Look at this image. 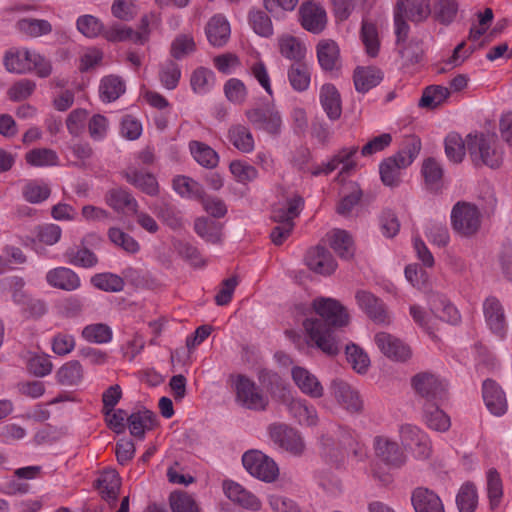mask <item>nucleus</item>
Segmentation results:
<instances>
[{"instance_id":"nucleus-1","label":"nucleus","mask_w":512,"mask_h":512,"mask_svg":"<svg viewBox=\"0 0 512 512\" xmlns=\"http://www.w3.org/2000/svg\"><path fill=\"white\" fill-rule=\"evenodd\" d=\"M312 307L320 318H307L303 322L309 341L323 353L337 355L341 349L338 330L349 322L347 310L339 301L325 297L314 299Z\"/></svg>"},{"instance_id":"nucleus-2","label":"nucleus","mask_w":512,"mask_h":512,"mask_svg":"<svg viewBox=\"0 0 512 512\" xmlns=\"http://www.w3.org/2000/svg\"><path fill=\"white\" fill-rule=\"evenodd\" d=\"M5 69L10 73H35L46 78L52 72L51 62L33 49L13 47L6 51L3 59Z\"/></svg>"},{"instance_id":"nucleus-3","label":"nucleus","mask_w":512,"mask_h":512,"mask_svg":"<svg viewBox=\"0 0 512 512\" xmlns=\"http://www.w3.org/2000/svg\"><path fill=\"white\" fill-rule=\"evenodd\" d=\"M304 208V199L299 195L287 199L285 204L275 207L272 219L277 225L272 229L270 237L275 245H281L290 236L294 229V219Z\"/></svg>"},{"instance_id":"nucleus-4","label":"nucleus","mask_w":512,"mask_h":512,"mask_svg":"<svg viewBox=\"0 0 512 512\" xmlns=\"http://www.w3.org/2000/svg\"><path fill=\"white\" fill-rule=\"evenodd\" d=\"M467 150L475 165L484 164L491 168H497L503 160V153L497 147L493 136L484 134H469L467 137Z\"/></svg>"},{"instance_id":"nucleus-5","label":"nucleus","mask_w":512,"mask_h":512,"mask_svg":"<svg viewBox=\"0 0 512 512\" xmlns=\"http://www.w3.org/2000/svg\"><path fill=\"white\" fill-rule=\"evenodd\" d=\"M159 24V15L150 13L142 17L138 31L116 24L104 32V37L112 42L131 41L135 44H144L149 39L151 27H157Z\"/></svg>"},{"instance_id":"nucleus-6","label":"nucleus","mask_w":512,"mask_h":512,"mask_svg":"<svg viewBox=\"0 0 512 512\" xmlns=\"http://www.w3.org/2000/svg\"><path fill=\"white\" fill-rule=\"evenodd\" d=\"M236 402L250 410H265L268 397L257 384L245 375L238 374L233 379Z\"/></svg>"},{"instance_id":"nucleus-7","label":"nucleus","mask_w":512,"mask_h":512,"mask_svg":"<svg viewBox=\"0 0 512 512\" xmlns=\"http://www.w3.org/2000/svg\"><path fill=\"white\" fill-rule=\"evenodd\" d=\"M357 151L358 147L356 146L343 148L336 155H334L327 163H323L321 165H314L311 168H306V160H303L301 163H297V161L295 160V163L300 170L308 171L313 176L328 175L334 170H336L340 165H342L340 173L347 174L356 167V162L353 160V158L356 155ZM302 156L304 159H306L308 157V152L302 151Z\"/></svg>"},{"instance_id":"nucleus-8","label":"nucleus","mask_w":512,"mask_h":512,"mask_svg":"<svg viewBox=\"0 0 512 512\" xmlns=\"http://www.w3.org/2000/svg\"><path fill=\"white\" fill-rule=\"evenodd\" d=\"M451 224L456 233L470 237L480 228V211L474 204L464 201L457 202L451 211Z\"/></svg>"},{"instance_id":"nucleus-9","label":"nucleus","mask_w":512,"mask_h":512,"mask_svg":"<svg viewBox=\"0 0 512 512\" xmlns=\"http://www.w3.org/2000/svg\"><path fill=\"white\" fill-rule=\"evenodd\" d=\"M242 463L251 476L262 481L272 482L278 476L276 463L262 450H246L242 456Z\"/></svg>"},{"instance_id":"nucleus-10","label":"nucleus","mask_w":512,"mask_h":512,"mask_svg":"<svg viewBox=\"0 0 512 512\" xmlns=\"http://www.w3.org/2000/svg\"><path fill=\"white\" fill-rule=\"evenodd\" d=\"M7 281L12 290L13 302L20 307L26 317L37 318L46 312V306L43 301L32 298L23 290L25 282L21 277L13 276L7 279Z\"/></svg>"},{"instance_id":"nucleus-11","label":"nucleus","mask_w":512,"mask_h":512,"mask_svg":"<svg viewBox=\"0 0 512 512\" xmlns=\"http://www.w3.org/2000/svg\"><path fill=\"white\" fill-rule=\"evenodd\" d=\"M245 116L255 129L264 131L270 135H277L281 131V116L272 106L248 109L245 111Z\"/></svg>"},{"instance_id":"nucleus-12","label":"nucleus","mask_w":512,"mask_h":512,"mask_svg":"<svg viewBox=\"0 0 512 512\" xmlns=\"http://www.w3.org/2000/svg\"><path fill=\"white\" fill-rule=\"evenodd\" d=\"M412 385L416 393L429 402H437L445 397V382L432 373L423 372L415 375Z\"/></svg>"},{"instance_id":"nucleus-13","label":"nucleus","mask_w":512,"mask_h":512,"mask_svg":"<svg viewBox=\"0 0 512 512\" xmlns=\"http://www.w3.org/2000/svg\"><path fill=\"white\" fill-rule=\"evenodd\" d=\"M330 392L338 405L349 413L360 412L363 401L359 392L348 382L342 379H334L330 384Z\"/></svg>"},{"instance_id":"nucleus-14","label":"nucleus","mask_w":512,"mask_h":512,"mask_svg":"<svg viewBox=\"0 0 512 512\" xmlns=\"http://www.w3.org/2000/svg\"><path fill=\"white\" fill-rule=\"evenodd\" d=\"M222 489L225 496L231 502L237 504L243 509L253 512L261 510V500L240 483L231 479H225L222 483Z\"/></svg>"},{"instance_id":"nucleus-15","label":"nucleus","mask_w":512,"mask_h":512,"mask_svg":"<svg viewBox=\"0 0 512 512\" xmlns=\"http://www.w3.org/2000/svg\"><path fill=\"white\" fill-rule=\"evenodd\" d=\"M483 313L490 331L503 340L507 333V323L500 301L496 297H488L483 303Z\"/></svg>"},{"instance_id":"nucleus-16","label":"nucleus","mask_w":512,"mask_h":512,"mask_svg":"<svg viewBox=\"0 0 512 512\" xmlns=\"http://www.w3.org/2000/svg\"><path fill=\"white\" fill-rule=\"evenodd\" d=\"M374 341L381 353H383L387 358L391 360L406 361L411 356V350L409 346L399 338L389 333H377L375 335Z\"/></svg>"},{"instance_id":"nucleus-17","label":"nucleus","mask_w":512,"mask_h":512,"mask_svg":"<svg viewBox=\"0 0 512 512\" xmlns=\"http://www.w3.org/2000/svg\"><path fill=\"white\" fill-rule=\"evenodd\" d=\"M302 27L314 34L322 32L327 23V15L324 8L313 1L303 3L299 10Z\"/></svg>"},{"instance_id":"nucleus-18","label":"nucleus","mask_w":512,"mask_h":512,"mask_svg":"<svg viewBox=\"0 0 512 512\" xmlns=\"http://www.w3.org/2000/svg\"><path fill=\"white\" fill-rule=\"evenodd\" d=\"M482 397L488 411L496 416H503L508 409L507 399L502 388L491 379L482 384Z\"/></svg>"},{"instance_id":"nucleus-19","label":"nucleus","mask_w":512,"mask_h":512,"mask_svg":"<svg viewBox=\"0 0 512 512\" xmlns=\"http://www.w3.org/2000/svg\"><path fill=\"white\" fill-rule=\"evenodd\" d=\"M123 177L130 185L149 196H156L159 192L155 175L142 168L129 166L123 171Z\"/></svg>"},{"instance_id":"nucleus-20","label":"nucleus","mask_w":512,"mask_h":512,"mask_svg":"<svg viewBox=\"0 0 512 512\" xmlns=\"http://www.w3.org/2000/svg\"><path fill=\"white\" fill-rule=\"evenodd\" d=\"M270 440L279 448H302L303 441L300 433L284 423H273L268 427Z\"/></svg>"},{"instance_id":"nucleus-21","label":"nucleus","mask_w":512,"mask_h":512,"mask_svg":"<svg viewBox=\"0 0 512 512\" xmlns=\"http://www.w3.org/2000/svg\"><path fill=\"white\" fill-rule=\"evenodd\" d=\"M157 425V416L148 409H138L129 415L128 430L132 437L142 440Z\"/></svg>"},{"instance_id":"nucleus-22","label":"nucleus","mask_w":512,"mask_h":512,"mask_svg":"<svg viewBox=\"0 0 512 512\" xmlns=\"http://www.w3.org/2000/svg\"><path fill=\"white\" fill-rule=\"evenodd\" d=\"M292 379L302 393L311 398H320L324 388L319 379L304 367L295 366L291 371Z\"/></svg>"},{"instance_id":"nucleus-23","label":"nucleus","mask_w":512,"mask_h":512,"mask_svg":"<svg viewBox=\"0 0 512 512\" xmlns=\"http://www.w3.org/2000/svg\"><path fill=\"white\" fill-rule=\"evenodd\" d=\"M305 262L309 269L322 275H330L337 266L331 253L320 246L310 248L307 251Z\"/></svg>"},{"instance_id":"nucleus-24","label":"nucleus","mask_w":512,"mask_h":512,"mask_svg":"<svg viewBox=\"0 0 512 512\" xmlns=\"http://www.w3.org/2000/svg\"><path fill=\"white\" fill-rule=\"evenodd\" d=\"M413 23L425 21L431 13L430 0H397L393 9Z\"/></svg>"},{"instance_id":"nucleus-25","label":"nucleus","mask_w":512,"mask_h":512,"mask_svg":"<svg viewBox=\"0 0 512 512\" xmlns=\"http://www.w3.org/2000/svg\"><path fill=\"white\" fill-rule=\"evenodd\" d=\"M96 488L101 497L110 506H114L121 488V478L115 470H105L97 478Z\"/></svg>"},{"instance_id":"nucleus-26","label":"nucleus","mask_w":512,"mask_h":512,"mask_svg":"<svg viewBox=\"0 0 512 512\" xmlns=\"http://www.w3.org/2000/svg\"><path fill=\"white\" fill-rule=\"evenodd\" d=\"M355 297L361 310L374 322L386 323L388 321L385 305L379 298L367 291H358Z\"/></svg>"},{"instance_id":"nucleus-27","label":"nucleus","mask_w":512,"mask_h":512,"mask_svg":"<svg viewBox=\"0 0 512 512\" xmlns=\"http://www.w3.org/2000/svg\"><path fill=\"white\" fill-rule=\"evenodd\" d=\"M415 512H445L441 498L432 490L416 488L411 496Z\"/></svg>"},{"instance_id":"nucleus-28","label":"nucleus","mask_w":512,"mask_h":512,"mask_svg":"<svg viewBox=\"0 0 512 512\" xmlns=\"http://www.w3.org/2000/svg\"><path fill=\"white\" fill-rule=\"evenodd\" d=\"M46 281L51 287L65 291H73L81 286L79 276L67 267H57L49 270L46 274Z\"/></svg>"},{"instance_id":"nucleus-29","label":"nucleus","mask_w":512,"mask_h":512,"mask_svg":"<svg viewBox=\"0 0 512 512\" xmlns=\"http://www.w3.org/2000/svg\"><path fill=\"white\" fill-rule=\"evenodd\" d=\"M105 201L108 206L118 213H136L138 209L137 200L124 188H113L106 193Z\"/></svg>"},{"instance_id":"nucleus-30","label":"nucleus","mask_w":512,"mask_h":512,"mask_svg":"<svg viewBox=\"0 0 512 512\" xmlns=\"http://www.w3.org/2000/svg\"><path fill=\"white\" fill-rule=\"evenodd\" d=\"M429 306L434 318L441 321L456 324L460 320V314L456 307L441 294H432L429 297Z\"/></svg>"},{"instance_id":"nucleus-31","label":"nucleus","mask_w":512,"mask_h":512,"mask_svg":"<svg viewBox=\"0 0 512 512\" xmlns=\"http://www.w3.org/2000/svg\"><path fill=\"white\" fill-rule=\"evenodd\" d=\"M209 43L214 47H222L229 40L231 29L228 20L220 14L214 15L205 27Z\"/></svg>"},{"instance_id":"nucleus-32","label":"nucleus","mask_w":512,"mask_h":512,"mask_svg":"<svg viewBox=\"0 0 512 512\" xmlns=\"http://www.w3.org/2000/svg\"><path fill=\"white\" fill-rule=\"evenodd\" d=\"M382 79V71L374 66L357 67L353 75L356 91L363 94L379 85Z\"/></svg>"},{"instance_id":"nucleus-33","label":"nucleus","mask_w":512,"mask_h":512,"mask_svg":"<svg viewBox=\"0 0 512 512\" xmlns=\"http://www.w3.org/2000/svg\"><path fill=\"white\" fill-rule=\"evenodd\" d=\"M228 141L238 151L248 154L255 149V140L250 129L243 124H233L227 132Z\"/></svg>"},{"instance_id":"nucleus-34","label":"nucleus","mask_w":512,"mask_h":512,"mask_svg":"<svg viewBox=\"0 0 512 512\" xmlns=\"http://www.w3.org/2000/svg\"><path fill=\"white\" fill-rule=\"evenodd\" d=\"M319 99L323 110L330 120H337L342 113L341 98L332 84H324L320 89Z\"/></svg>"},{"instance_id":"nucleus-35","label":"nucleus","mask_w":512,"mask_h":512,"mask_svg":"<svg viewBox=\"0 0 512 512\" xmlns=\"http://www.w3.org/2000/svg\"><path fill=\"white\" fill-rule=\"evenodd\" d=\"M330 247L343 259H350L355 252L352 236L345 230L333 229L327 234Z\"/></svg>"},{"instance_id":"nucleus-36","label":"nucleus","mask_w":512,"mask_h":512,"mask_svg":"<svg viewBox=\"0 0 512 512\" xmlns=\"http://www.w3.org/2000/svg\"><path fill=\"white\" fill-rule=\"evenodd\" d=\"M25 162L35 168L56 167L60 158L56 151L46 147L33 148L24 155Z\"/></svg>"},{"instance_id":"nucleus-37","label":"nucleus","mask_w":512,"mask_h":512,"mask_svg":"<svg viewBox=\"0 0 512 512\" xmlns=\"http://www.w3.org/2000/svg\"><path fill=\"white\" fill-rule=\"evenodd\" d=\"M405 460L404 450H376L375 457L371 462V471L378 475L385 468L401 466Z\"/></svg>"},{"instance_id":"nucleus-38","label":"nucleus","mask_w":512,"mask_h":512,"mask_svg":"<svg viewBox=\"0 0 512 512\" xmlns=\"http://www.w3.org/2000/svg\"><path fill=\"white\" fill-rule=\"evenodd\" d=\"M189 150L193 159L202 167L212 169L218 165L219 155L209 145L192 140L189 142Z\"/></svg>"},{"instance_id":"nucleus-39","label":"nucleus","mask_w":512,"mask_h":512,"mask_svg":"<svg viewBox=\"0 0 512 512\" xmlns=\"http://www.w3.org/2000/svg\"><path fill=\"white\" fill-rule=\"evenodd\" d=\"M278 46L281 55L295 63L301 62L305 57L306 47L297 37L292 35H282L278 38Z\"/></svg>"},{"instance_id":"nucleus-40","label":"nucleus","mask_w":512,"mask_h":512,"mask_svg":"<svg viewBox=\"0 0 512 512\" xmlns=\"http://www.w3.org/2000/svg\"><path fill=\"white\" fill-rule=\"evenodd\" d=\"M408 166H402L398 156L395 154L383 160L379 165L381 181L389 187L398 186L400 183L401 171Z\"/></svg>"},{"instance_id":"nucleus-41","label":"nucleus","mask_w":512,"mask_h":512,"mask_svg":"<svg viewBox=\"0 0 512 512\" xmlns=\"http://www.w3.org/2000/svg\"><path fill=\"white\" fill-rule=\"evenodd\" d=\"M290 414L302 425L313 426L318 416L313 405L304 399H292L288 405Z\"/></svg>"},{"instance_id":"nucleus-42","label":"nucleus","mask_w":512,"mask_h":512,"mask_svg":"<svg viewBox=\"0 0 512 512\" xmlns=\"http://www.w3.org/2000/svg\"><path fill=\"white\" fill-rule=\"evenodd\" d=\"M403 448H428L431 443L428 435L414 425L406 424L400 429Z\"/></svg>"},{"instance_id":"nucleus-43","label":"nucleus","mask_w":512,"mask_h":512,"mask_svg":"<svg viewBox=\"0 0 512 512\" xmlns=\"http://www.w3.org/2000/svg\"><path fill=\"white\" fill-rule=\"evenodd\" d=\"M287 76L295 91H306L311 82V67L303 62L294 63L289 67Z\"/></svg>"},{"instance_id":"nucleus-44","label":"nucleus","mask_w":512,"mask_h":512,"mask_svg":"<svg viewBox=\"0 0 512 512\" xmlns=\"http://www.w3.org/2000/svg\"><path fill=\"white\" fill-rule=\"evenodd\" d=\"M317 58L320 66L327 71L336 67L339 58V47L333 40H322L317 45Z\"/></svg>"},{"instance_id":"nucleus-45","label":"nucleus","mask_w":512,"mask_h":512,"mask_svg":"<svg viewBox=\"0 0 512 512\" xmlns=\"http://www.w3.org/2000/svg\"><path fill=\"white\" fill-rule=\"evenodd\" d=\"M173 189L183 198L199 200L204 195V189L200 183L187 176H177L173 180Z\"/></svg>"},{"instance_id":"nucleus-46","label":"nucleus","mask_w":512,"mask_h":512,"mask_svg":"<svg viewBox=\"0 0 512 512\" xmlns=\"http://www.w3.org/2000/svg\"><path fill=\"white\" fill-rule=\"evenodd\" d=\"M125 92V83L115 75L102 78L99 86L100 98L104 102L117 100Z\"/></svg>"},{"instance_id":"nucleus-47","label":"nucleus","mask_w":512,"mask_h":512,"mask_svg":"<svg viewBox=\"0 0 512 512\" xmlns=\"http://www.w3.org/2000/svg\"><path fill=\"white\" fill-rule=\"evenodd\" d=\"M194 229L206 242L215 244L221 241L222 225L214 220L205 217L197 218Z\"/></svg>"},{"instance_id":"nucleus-48","label":"nucleus","mask_w":512,"mask_h":512,"mask_svg":"<svg viewBox=\"0 0 512 512\" xmlns=\"http://www.w3.org/2000/svg\"><path fill=\"white\" fill-rule=\"evenodd\" d=\"M190 85L192 90L197 94H206L215 85L214 72L206 67H198L195 69L190 78Z\"/></svg>"},{"instance_id":"nucleus-49","label":"nucleus","mask_w":512,"mask_h":512,"mask_svg":"<svg viewBox=\"0 0 512 512\" xmlns=\"http://www.w3.org/2000/svg\"><path fill=\"white\" fill-rule=\"evenodd\" d=\"M456 504L460 512H474L478 505V492L475 484L465 482L461 485L457 495Z\"/></svg>"},{"instance_id":"nucleus-50","label":"nucleus","mask_w":512,"mask_h":512,"mask_svg":"<svg viewBox=\"0 0 512 512\" xmlns=\"http://www.w3.org/2000/svg\"><path fill=\"white\" fill-rule=\"evenodd\" d=\"M64 256L67 263L83 268H92L98 261L96 255L86 247H70Z\"/></svg>"},{"instance_id":"nucleus-51","label":"nucleus","mask_w":512,"mask_h":512,"mask_svg":"<svg viewBox=\"0 0 512 512\" xmlns=\"http://www.w3.org/2000/svg\"><path fill=\"white\" fill-rule=\"evenodd\" d=\"M421 173L430 190H438L441 186L443 168L435 158H427L423 161Z\"/></svg>"},{"instance_id":"nucleus-52","label":"nucleus","mask_w":512,"mask_h":512,"mask_svg":"<svg viewBox=\"0 0 512 512\" xmlns=\"http://www.w3.org/2000/svg\"><path fill=\"white\" fill-rule=\"evenodd\" d=\"M17 29L28 37H40L52 31V25L44 19L22 18L17 22Z\"/></svg>"},{"instance_id":"nucleus-53","label":"nucleus","mask_w":512,"mask_h":512,"mask_svg":"<svg viewBox=\"0 0 512 512\" xmlns=\"http://www.w3.org/2000/svg\"><path fill=\"white\" fill-rule=\"evenodd\" d=\"M81 335L87 342L106 344L112 341L113 331L107 324L94 323L85 326Z\"/></svg>"},{"instance_id":"nucleus-54","label":"nucleus","mask_w":512,"mask_h":512,"mask_svg":"<svg viewBox=\"0 0 512 512\" xmlns=\"http://www.w3.org/2000/svg\"><path fill=\"white\" fill-rule=\"evenodd\" d=\"M51 190L43 180H29L22 189L24 199L33 204L41 203L50 196Z\"/></svg>"},{"instance_id":"nucleus-55","label":"nucleus","mask_w":512,"mask_h":512,"mask_svg":"<svg viewBox=\"0 0 512 512\" xmlns=\"http://www.w3.org/2000/svg\"><path fill=\"white\" fill-rule=\"evenodd\" d=\"M486 491L491 507L497 508L503 497V484L495 468H490L486 472Z\"/></svg>"},{"instance_id":"nucleus-56","label":"nucleus","mask_w":512,"mask_h":512,"mask_svg":"<svg viewBox=\"0 0 512 512\" xmlns=\"http://www.w3.org/2000/svg\"><path fill=\"white\" fill-rule=\"evenodd\" d=\"M450 95L447 87L441 85H431L424 89L419 106L433 109L441 105Z\"/></svg>"},{"instance_id":"nucleus-57","label":"nucleus","mask_w":512,"mask_h":512,"mask_svg":"<svg viewBox=\"0 0 512 512\" xmlns=\"http://www.w3.org/2000/svg\"><path fill=\"white\" fill-rule=\"evenodd\" d=\"M346 358L352 368L359 374L367 372L370 366L368 354L356 344H349L345 349Z\"/></svg>"},{"instance_id":"nucleus-58","label":"nucleus","mask_w":512,"mask_h":512,"mask_svg":"<svg viewBox=\"0 0 512 512\" xmlns=\"http://www.w3.org/2000/svg\"><path fill=\"white\" fill-rule=\"evenodd\" d=\"M94 287L105 292H120L124 288V280L113 273H99L91 278Z\"/></svg>"},{"instance_id":"nucleus-59","label":"nucleus","mask_w":512,"mask_h":512,"mask_svg":"<svg viewBox=\"0 0 512 512\" xmlns=\"http://www.w3.org/2000/svg\"><path fill=\"white\" fill-rule=\"evenodd\" d=\"M425 421L429 428L444 432L451 426L450 417L437 406L427 405L425 408Z\"/></svg>"},{"instance_id":"nucleus-60","label":"nucleus","mask_w":512,"mask_h":512,"mask_svg":"<svg viewBox=\"0 0 512 512\" xmlns=\"http://www.w3.org/2000/svg\"><path fill=\"white\" fill-rule=\"evenodd\" d=\"M361 40L369 56L375 57L379 52L380 41L375 24L364 20L361 27Z\"/></svg>"},{"instance_id":"nucleus-61","label":"nucleus","mask_w":512,"mask_h":512,"mask_svg":"<svg viewBox=\"0 0 512 512\" xmlns=\"http://www.w3.org/2000/svg\"><path fill=\"white\" fill-rule=\"evenodd\" d=\"M248 20L253 31L259 36L268 38L273 35V26L271 19L264 11H250Z\"/></svg>"},{"instance_id":"nucleus-62","label":"nucleus","mask_w":512,"mask_h":512,"mask_svg":"<svg viewBox=\"0 0 512 512\" xmlns=\"http://www.w3.org/2000/svg\"><path fill=\"white\" fill-rule=\"evenodd\" d=\"M57 378L63 385H77L83 378V369L78 361L65 363L57 372Z\"/></svg>"},{"instance_id":"nucleus-63","label":"nucleus","mask_w":512,"mask_h":512,"mask_svg":"<svg viewBox=\"0 0 512 512\" xmlns=\"http://www.w3.org/2000/svg\"><path fill=\"white\" fill-rule=\"evenodd\" d=\"M466 146L467 142L465 143L457 133H450L445 138L446 156L454 163H460L463 160Z\"/></svg>"},{"instance_id":"nucleus-64","label":"nucleus","mask_w":512,"mask_h":512,"mask_svg":"<svg viewBox=\"0 0 512 512\" xmlns=\"http://www.w3.org/2000/svg\"><path fill=\"white\" fill-rule=\"evenodd\" d=\"M172 512H200V508L193 496L185 492H173L169 496Z\"/></svg>"}]
</instances>
